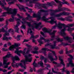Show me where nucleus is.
I'll return each mask as SVG.
<instances>
[{
	"label": "nucleus",
	"mask_w": 74,
	"mask_h": 74,
	"mask_svg": "<svg viewBox=\"0 0 74 74\" xmlns=\"http://www.w3.org/2000/svg\"><path fill=\"white\" fill-rule=\"evenodd\" d=\"M65 69L66 68H65V67H64V66L63 69H61L62 70V72H64V71H65L64 69Z\"/></svg>",
	"instance_id": "55"
},
{
	"label": "nucleus",
	"mask_w": 74,
	"mask_h": 74,
	"mask_svg": "<svg viewBox=\"0 0 74 74\" xmlns=\"http://www.w3.org/2000/svg\"><path fill=\"white\" fill-rule=\"evenodd\" d=\"M38 63L40 64L41 66H43V62H42V61H40V62H38Z\"/></svg>",
	"instance_id": "37"
},
{
	"label": "nucleus",
	"mask_w": 74,
	"mask_h": 74,
	"mask_svg": "<svg viewBox=\"0 0 74 74\" xmlns=\"http://www.w3.org/2000/svg\"><path fill=\"white\" fill-rule=\"evenodd\" d=\"M68 56H70L71 58H68L69 60H70L69 62V64H71V66L72 67H74V64H73V62H72V60H73V57L70 54H69Z\"/></svg>",
	"instance_id": "8"
},
{
	"label": "nucleus",
	"mask_w": 74,
	"mask_h": 74,
	"mask_svg": "<svg viewBox=\"0 0 74 74\" xmlns=\"http://www.w3.org/2000/svg\"><path fill=\"white\" fill-rule=\"evenodd\" d=\"M71 35L73 36V39L74 40V33L73 34H71Z\"/></svg>",
	"instance_id": "64"
},
{
	"label": "nucleus",
	"mask_w": 74,
	"mask_h": 74,
	"mask_svg": "<svg viewBox=\"0 0 74 74\" xmlns=\"http://www.w3.org/2000/svg\"><path fill=\"white\" fill-rule=\"evenodd\" d=\"M15 53H16L17 54V55H18L19 56H20L21 55L20 54V53H25V51H22L20 50V51H15Z\"/></svg>",
	"instance_id": "16"
},
{
	"label": "nucleus",
	"mask_w": 74,
	"mask_h": 74,
	"mask_svg": "<svg viewBox=\"0 0 74 74\" xmlns=\"http://www.w3.org/2000/svg\"><path fill=\"white\" fill-rule=\"evenodd\" d=\"M3 65L4 66L3 67L5 69H6L8 67V65L10 64V62H9L7 63V60L4 58H3Z\"/></svg>",
	"instance_id": "7"
},
{
	"label": "nucleus",
	"mask_w": 74,
	"mask_h": 74,
	"mask_svg": "<svg viewBox=\"0 0 74 74\" xmlns=\"http://www.w3.org/2000/svg\"><path fill=\"white\" fill-rule=\"evenodd\" d=\"M43 31L44 32V33H50V32H51L52 30H48L46 28H44L42 29Z\"/></svg>",
	"instance_id": "19"
},
{
	"label": "nucleus",
	"mask_w": 74,
	"mask_h": 74,
	"mask_svg": "<svg viewBox=\"0 0 74 74\" xmlns=\"http://www.w3.org/2000/svg\"><path fill=\"white\" fill-rule=\"evenodd\" d=\"M30 49L29 48H28L27 50V51L26 52L27 53H29V52H30V49Z\"/></svg>",
	"instance_id": "44"
},
{
	"label": "nucleus",
	"mask_w": 74,
	"mask_h": 74,
	"mask_svg": "<svg viewBox=\"0 0 74 74\" xmlns=\"http://www.w3.org/2000/svg\"><path fill=\"white\" fill-rule=\"evenodd\" d=\"M70 14V13H67L65 12H64L62 13H61L60 14L56 15L55 16L56 17H60V16H61V15H69Z\"/></svg>",
	"instance_id": "9"
},
{
	"label": "nucleus",
	"mask_w": 74,
	"mask_h": 74,
	"mask_svg": "<svg viewBox=\"0 0 74 74\" xmlns=\"http://www.w3.org/2000/svg\"><path fill=\"white\" fill-rule=\"evenodd\" d=\"M14 29H15V30L16 32H17L18 33V31L19 30V28L18 27V26H16L14 27Z\"/></svg>",
	"instance_id": "25"
},
{
	"label": "nucleus",
	"mask_w": 74,
	"mask_h": 74,
	"mask_svg": "<svg viewBox=\"0 0 74 74\" xmlns=\"http://www.w3.org/2000/svg\"><path fill=\"white\" fill-rule=\"evenodd\" d=\"M44 62L45 63H47V58H44Z\"/></svg>",
	"instance_id": "41"
},
{
	"label": "nucleus",
	"mask_w": 74,
	"mask_h": 74,
	"mask_svg": "<svg viewBox=\"0 0 74 74\" xmlns=\"http://www.w3.org/2000/svg\"><path fill=\"white\" fill-rule=\"evenodd\" d=\"M59 53H60V54H63V51L62 50L59 52Z\"/></svg>",
	"instance_id": "43"
},
{
	"label": "nucleus",
	"mask_w": 74,
	"mask_h": 74,
	"mask_svg": "<svg viewBox=\"0 0 74 74\" xmlns=\"http://www.w3.org/2000/svg\"><path fill=\"white\" fill-rule=\"evenodd\" d=\"M56 32L57 31L56 30H53V32L50 34V35H51V36H52L51 37V38H53L50 39V41H53L54 40V38H55V33H56Z\"/></svg>",
	"instance_id": "10"
},
{
	"label": "nucleus",
	"mask_w": 74,
	"mask_h": 74,
	"mask_svg": "<svg viewBox=\"0 0 74 74\" xmlns=\"http://www.w3.org/2000/svg\"><path fill=\"white\" fill-rule=\"evenodd\" d=\"M41 12H48V10H40V13H41Z\"/></svg>",
	"instance_id": "30"
},
{
	"label": "nucleus",
	"mask_w": 74,
	"mask_h": 74,
	"mask_svg": "<svg viewBox=\"0 0 74 74\" xmlns=\"http://www.w3.org/2000/svg\"><path fill=\"white\" fill-rule=\"evenodd\" d=\"M32 38H35L34 36V35H33V34L31 35V37L30 38V39H31Z\"/></svg>",
	"instance_id": "57"
},
{
	"label": "nucleus",
	"mask_w": 74,
	"mask_h": 74,
	"mask_svg": "<svg viewBox=\"0 0 74 74\" xmlns=\"http://www.w3.org/2000/svg\"><path fill=\"white\" fill-rule=\"evenodd\" d=\"M64 38L65 40H67L69 43H71L72 42V41L70 40L71 39V38L69 37L68 36L67 37H64Z\"/></svg>",
	"instance_id": "15"
},
{
	"label": "nucleus",
	"mask_w": 74,
	"mask_h": 74,
	"mask_svg": "<svg viewBox=\"0 0 74 74\" xmlns=\"http://www.w3.org/2000/svg\"><path fill=\"white\" fill-rule=\"evenodd\" d=\"M54 0L55 1H56V3H60V5H59L58 6V9H59V8H60V7H61L62 6V5L61 4V3H62V2H61V1H59L56 0Z\"/></svg>",
	"instance_id": "21"
},
{
	"label": "nucleus",
	"mask_w": 74,
	"mask_h": 74,
	"mask_svg": "<svg viewBox=\"0 0 74 74\" xmlns=\"http://www.w3.org/2000/svg\"><path fill=\"white\" fill-rule=\"evenodd\" d=\"M45 41V42H49V40L48 39H45V40H44Z\"/></svg>",
	"instance_id": "45"
},
{
	"label": "nucleus",
	"mask_w": 74,
	"mask_h": 74,
	"mask_svg": "<svg viewBox=\"0 0 74 74\" xmlns=\"http://www.w3.org/2000/svg\"><path fill=\"white\" fill-rule=\"evenodd\" d=\"M34 0H29V1H29V4H31V3H32L34 2Z\"/></svg>",
	"instance_id": "38"
},
{
	"label": "nucleus",
	"mask_w": 74,
	"mask_h": 74,
	"mask_svg": "<svg viewBox=\"0 0 74 74\" xmlns=\"http://www.w3.org/2000/svg\"><path fill=\"white\" fill-rule=\"evenodd\" d=\"M17 10H16V9H14L13 12L11 14H12L11 16L12 18H10L9 20V22H13L14 21V16H15V15H16V12H17Z\"/></svg>",
	"instance_id": "4"
},
{
	"label": "nucleus",
	"mask_w": 74,
	"mask_h": 74,
	"mask_svg": "<svg viewBox=\"0 0 74 74\" xmlns=\"http://www.w3.org/2000/svg\"><path fill=\"white\" fill-rule=\"evenodd\" d=\"M49 45H51V44H48L45 45V47H47L48 46H49Z\"/></svg>",
	"instance_id": "62"
},
{
	"label": "nucleus",
	"mask_w": 74,
	"mask_h": 74,
	"mask_svg": "<svg viewBox=\"0 0 74 74\" xmlns=\"http://www.w3.org/2000/svg\"><path fill=\"white\" fill-rule=\"evenodd\" d=\"M47 5H49V6H52V4H51L49 3H48Z\"/></svg>",
	"instance_id": "61"
},
{
	"label": "nucleus",
	"mask_w": 74,
	"mask_h": 74,
	"mask_svg": "<svg viewBox=\"0 0 74 74\" xmlns=\"http://www.w3.org/2000/svg\"><path fill=\"white\" fill-rule=\"evenodd\" d=\"M67 50H68L67 48H66V54L69 53V51H68Z\"/></svg>",
	"instance_id": "53"
},
{
	"label": "nucleus",
	"mask_w": 74,
	"mask_h": 74,
	"mask_svg": "<svg viewBox=\"0 0 74 74\" xmlns=\"http://www.w3.org/2000/svg\"><path fill=\"white\" fill-rule=\"evenodd\" d=\"M14 3V1H12L11 2H9L8 4L10 5H11V4H13Z\"/></svg>",
	"instance_id": "39"
},
{
	"label": "nucleus",
	"mask_w": 74,
	"mask_h": 74,
	"mask_svg": "<svg viewBox=\"0 0 74 74\" xmlns=\"http://www.w3.org/2000/svg\"><path fill=\"white\" fill-rule=\"evenodd\" d=\"M54 43V46L52 45L51 47V48L52 49H54L55 48V49H59V48L58 47H55L56 46V41H54L53 42Z\"/></svg>",
	"instance_id": "17"
},
{
	"label": "nucleus",
	"mask_w": 74,
	"mask_h": 74,
	"mask_svg": "<svg viewBox=\"0 0 74 74\" xmlns=\"http://www.w3.org/2000/svg\"><path fill=\"white\" fill-rule=\"evenodd\" d=\"M45 40V38H43V37H41L40 39L38 40V42L40 43V44H43V42H42V40Z\"/></svg>",
	"instance_id": "20"
},
{
	"label": "nucleus",
	"mask_w": 74,
	"mask_h": 74,
	"mask_svg": "<svg viewBox=\"0 0 74 74\" xmlns=\"http://www.w3.org/2000/svg\"><path fill=\"white\" fill-rule=\"evenodd\" d=\"M44 56H40V59L41 60H43V59H44Z\"/></svg>",
	"instance_id": "42"
},
{
	"label": "nucleus",
	"mask_w": 74,
	"mask_h": 74,
	"mask_svg": "<svg viewBox=\"0 0 74 74\" xmlns=\"http://www.w3.org/2000/svg\"><path fill=\"white\" fill-rule=\"evenodd\" d=\"M52 54L51 53H49L48 55V58H49L51 61L54 60L55 59L53 58V56H52Z\"/></svg>",
	"instance_id": "13"
},
{
	"label": "nucleus",
	"mask_w": 74,
	"mask_h": 74,
	"mask_svg": "<svg viewBox=\"0 0 74 74\" xmlns=\"http://www.w3.org/2000/svg\"><path fill=\"white\" fill-rule=\"evenodd\" d=\"M34 25H35V28L36 29H38L39 26V25H41V23L40 22L38 24H36V23H34Z\"/></svg>",
	"instance_id": "22"
},
{
	"label": "nucleus",
	"mask_w": 74,
	"mask_h": 74,
	"mask_svg": "<svg viewBox=\"0 0 74 74\" xmlns=\"http://www.w3.org/2000/svg\"><path fill=\"white\" fill-rule=\"evenodd\" d=\"M14 71V69H13L12 70V71L8 72V73L7 74H11V73H12V71Z\"/></svg>",
	"instance_id": "48"
},
{
	"label": "nucleus",
	"mask_w": 74,
	"mask_h": 74,
	"mask_svg": "<svg viewBox=\"0 0 74 74\" xmlns=\"http://www.w3.org/2000/svg\"><path fill=\"white\" fill-rule=\"evenodd\" d=\"M57 65L56 66L57 67H59V66H60V65H61L60 64H58L57 63Z\"/></svg>",
	"instance_id": "58"
},
{
	"label": "nucleus",
	"mask_w": 74,
	"mask_h": 74,
	"mask_svg": "<svg viewBox=\"0 0 74 74\" xmlns=\"http://www.w3.org/2000/svg\"><path fill=\"white\" fill-rule=\"evenodd\" d=\"M41 14L40 12H38V14L37 15H36V14L34 13L33 15V16L34 18H37V21H38L41 18Z\"/></svg>",
	"instance_id": "6"
},
{
	"label": "nucleus",
	"mask_w": 74,
	"mask_h": 74,
	"mask_svg": "<svg viewBox=\"0 0 74 74\" xmlns=\"http://www.w3.org/2000/svg\"><path fill=\"white\" fill-rule=\"evenodd\" d=\"M42 49L43 51H45V52H44V53L45 54V56H46V55H47V54H46V53H45V51H47V48H42Z\"/></svg>",
	"instance_id": "27"
},
{
	"label": "nucleus",
	"mask_w": 74,
	"mask_h": 74,
	"mask_svg": "<svg viewBox=\"0 0 74 74\" xmlns=\"http://www.w3.org/2000/svg\"><path fill=\"white\" fill-rule=\"evenodd\" d=\"M59 9L58 10H55L54 11L55 12H60V11H63L62 8Z\"/></svg>",
	"instance_id": "24"
},
{
	"label": "nucleus",
	"mask_w": 74,
	"mask_h": 74,
	"mask_svg": "<svg viewBox=\"0 0 74 74\" xmlns=\"http://www.w3.org/2000/svg\"><path fill=\"white\" fill-rule=\"evenodd\" d=\"M0 5H1L2 7H4V5L3 3H2L1 1L0 2Z\"/></svg>",
	"instance_id": "40"
},
{
	"label": "nucleus",
	"mask_w": 74,
	"mask_h": 74,
	"mask_svg": "<svg viewBox=\"0 0 74 74\" xmlns=\"http://www.w3.org/2000/svg\"><path fill=\"white\" fill-rule=\"evenodd\" d=\"M40 33L41 34H42V36H44V37L45 36V35H44V33H43L42 32H40Z\"/></svg>",
	"instance_id": "60"
},
{
	"label": "nucleus",
	"mask_w": 74,
	"mask_h": 74,
	"mask_svg": "<svg viewBox=\"0 0 74 74\" xmlns=\"http://www.w3.org/2000/svg\"><path fill=\"white\" fill-rule=\"evenodd\" d=\"M42 19L44 21H48V18H46L45 16H43L42 17Z\"/></svg>",
	"instance_id": "26"
},
{
	"label": "nucleus",
	"mask_w": 74,
	"mask_h": 74,
	"mask_svg": "<svg viewBox=\"0 0 74 74\" xmlns=\"http://www.w3.org/2000/svg\"><path fill=\"white\" fill-rule=\"evenodd\" d=\"M34 50H36V51H37V50H38V48L37 47H35L34 48Z\"/></svg>",
	"instance_id": "54"
},
{
	"label": "nucleus",
	"mask_w": 74,
	"mask_h": 74,
	"mask_svg": "<svg viewBox=\"0 0 74 74\" xmlns=\"http://www.w3.org/2000/svg\"><path fill=\"white\" fill-rule=\"evenodd\" d=\"M55 17H51L50 19H51V20L47 22L50 23L52 25H53V23H55L56 26H57L60 29H62V26H63L64 29L61 30V31L60 32V34L62 36H66V34L64 32L66 30V28L69 27H73V26H74V24H68V26H67L65 25L64 24H62L60 23H59L58 25H57V24H56V21L55 22L54 21V20H55Z\"/></svg>",
	"instance_id": "1"
},
{
	"label": "nucleus",
	"mask_w": 74,
	"mask_h": 74,
	"mask_svg": "<svg viewBox=\"0 0 74 74\" xmlns=\"http://www.w3.org/2000/svg\"><path fill=\"white\" fill-rule=\"evenodd\" d=\"M47 4H45L42 5V7L43 8H45V9H47Z\"/></svg>",
	"instance_id": "29"
},
{
	"label": "nucleus",
	"mask_w": 74,
	"mask_h": 74,
	"mask_svg": "<svg viewBox=\"0 0 74 74\" xmlns=\"http://www.w3.org/2000/svg\"><path fill=\"white\" fill-rule=\"evenodd\" d=\"M59 59L61 61V62H60V64H62L63 66H64V67L65 64H64V62H63V60L62 59V57L59 56Z\"/></svg>",
	"instance_id": "18"
},
{
	"label": "nucleus",
	"mask_w": 74,
	"mask_h": 74,
	"mask_svg": "<svg viewBox=\"0 0 74 74\" xmlns=\"http://www.w3.org/2000/svg\"><path fill=\"white\" fill-rule=\"evenodd\" d=\"M57 41L58 42H59V41H60V42H62V41H63V39H60V38H58L57 39Z\"/></svg>",
	"instance_id": "31"
},
{
	"label": "nucleus",
	"mask_w": 74,
	"mask_h": 74,
	"mask_svg": "<svg viewBox=\"0 0 74 74\" xmlns=\"http://www.w3.org/2000/svg\"><path fill=\"white\" fill-rule=\"evenodd\" d=\"M4 8L5 10L7 11L8 12H3V16H5L7 14H12V9L11 8H9V7L7 8L6 7H4Z\"/></svg>",
	"instance_id": "5"
},
{
	"label": "nucleus",
	"mask_w": 74,
	"mask_h": 74,
	"mask_svg": "<svg viewBox=\"0 0 74 74\" xmlns=\"http://www.w3.org/2000/svg\"><path fill=\"white\" fill-rule=\"evenodd\" d=\"M20 45V44H15L14 45H13L10 46L9 48V49L10 50H11L13 48H16V47H18Z\"/></svg>",
	"instance_id": "11"
},
{
	"label": "nucleus",
	"mask_w": 74,
	"mask_h": 74,
	"mask_svg": "<svg viewBox=\"0 0 74 74\" xmlns=\"http://www.w3.org/2000/svg\"><path fill=\"white\" fill-rule=\"evenodd\" d=\"M10 57H11L12 59L13 60V63L12 64V66H14L15 64H14V63H15V60H19V57L16 56L14 57L12 56L11 54H7L5 56H4L3 57V58H4L6 59L7 58H9Z\"/></svg>",
	"instance_id": "2"
},
{
	"label": "nucleus",
	"mask_w": 74,
	"mask_h": 74,
	"mask_svg": "<svg viewBox=\"0 0 74 74\" xmlns=\"http://www.w3.org/2000/svg\"><path fill=\"white\" fill-rule=\"evenodd\" d=\"M26 23L27 24L28 26H31V22H26V21H25L24 22V23Z\"/></svg>",
	"instance_id": "28"
},
{
	"label": "nucleus",
	"mask_w": 74,
	"mask_h": 74,
	"mask_svg": "<svg viewBox=\"0 0 74 74\" xmlns=\"http://www.w3.org/2000/svg\"><path fill=\"white\" fill-rule=\"evenodd\" d=\"M68 29L67 30L68 31H70V30H72V29L71 27H69Z\"/></svg>",
	"instance_id": "46"
},
{
	"label": "nucleus",
	"mask_w": 74,
	"mask_h": 74,
	"mask_svg": "<svg viewBox=\"0 0 74 74\" xmlns=\"http://www.w3.org/2000/svg\"><path fill=\"white\" fill-rule=\"evenodd\" d=\"M14 63H15V62L14 63H13V64H14L15 65H14V66H13V67H14V66H16V67H18L19 66H21V67H23L24 69H26V68L25 67V66H23V64H22V63H20L19 64H16V65L15 64H14Z\"/></svg>",
	"instance_id": "12"
},
{
	"label": "nucleus",
	"mask_w": 74,
	"mask_h": 74,
	"mask_svg": "<svg viewBox=\"0 0 74 74\" xmlns=\"http://www.w3.org/2000/svg\"><path fill=\"white\" fill-rule=\"evenodd\" d=\"M4 19L3 18H0V22H2L3 21H4Z\"/></svg>",
	"instance_id": "52"
},
{
	"label": "nucleus",
	"mask_w": 74,
	"mask_h": 74,
	"mask_svg": "<svg viewBox=\"0 0 74 74\" xmlns=\"http://www.w3.org/2000/svg\"><path fill=\"white\" fill-rule=\"evenodd\" d=\"M26 27L25 26V25H22V26L21 27L22 28L23 27V29H25V27Z\"/></svg>",
	"instance_id": "51"
},
{
	"label": "nucleus",
	"mask_w": 74,
	"mask_h": 74,
	"mask_svg": "<svg viewBox=\"0 0 74 74\" xmlns=\"http://www.w3.org/2000/svg\"><path fill=\"white\" fill-rule=\"evenodd\" d=\"M26 45L27 47L28 48H31L32 47V46H31L30 45H29L27 44Z\"/></svg>",
	"instance_id": "49"
},
{
	"label": "nucleus",
	"mask_w": 74,
	"mask_h": 74,
	"mask_svg": "<svg viewBox=\"0 0 74 74\" xmlns=\"http://www.w3.org/2000/svg\"><path fill=\"white\" fill-rule=\"evenodd\" d=\"M56 27V26L55 25L52 27L51 29H55Z\"/></svg>",
	"instance_id": "56"
},
{
	"label": "nucleus",
	"mask_w": 74,
	"mask_h": 74,
	"mask_svg": "<svg viewBox=\"0 0 74 74\" xmlns=\"http://www.w3.org/2000/svg\"><path fill=\"white\" fill-rule=\"evenodd\" d=\"M8 50L7 49H5V48H3L2 49V50L3 51H7Z\"/></svg>",
	"instance_id": "59"
},
{
	"label": "nucleus",
	"mask_w": 74,
	"mask_h": 74,
	"mask_svg": "<svg viewBox=\"0 0 74 74\" xmlns=\"http://www.w3.org/2000/svg\"><path fill=\"white\" fill-rule=\"evenodd\" d=\"M71 73H74V68H73V69L72 70V71H71Z\"/></svg>",
	"instance_id": "63"
},
{
	"label": "nucleus",
	"mask_w": 74,
	"mask_h": 74,
	"mask_svg": "<svg viewBox=\"0 0 74 74\" xmlns=\"http://www.w3.org/2000/svg\"><path fill=\"white\" fill-rule=\"evenodd\" d=\"M30 34H31V33H33V32H32V31L31 30V28L28 29V31L27 32V33H29V32H30Z\"/></svg>",
	"instance_id": "34"
},
{
	"label": "nucleus",
	"mask_w": 74,
	"mask_h": 74,
	"mask_svg": "<svg viewBox=\"0 0 74 74\" xmlns=\"http://www.w3.org/2000/svg\"><path fill=\"white\" fill-rule=\"evenodd\" d=\"M33 65H34V67H36V66H37V64L36 63L35 61H34V63H33Z\"/></svg>",
	"instance_id": "35"
},
{
	"label": "nucleus",
	"mask_w": 74,
	"mask_h": 74,
	"mask_svg": "<svg viewBox=\"0 0 74 74\" xmlns=\"http://www.w3.org/2000/svg\"><path fill=\"white\" fill-rule=\"evenodd\" d=\"M17 24L16 26H17L18 27L19 25H20V23H19V21H17Z\"/></svg>",
	"instance_id": "47"
},
{
	"label": "nucleus",
	"mask_w": 74,
	"mask_h": 74,
	"mask_svg": "<svg viewBox=\"0 0 74 74\" xmlns=\"http://www.w3.org/2000/svg\"><path fill=\"white\" fill-rule=\"evenodd\" d=\"M59 20H60V21H64V20H65L63 18H59Z\"/></svg>",
	"instance_id": "50"
},
{
	"label": "nucleus",
	"mask_w": 74,
	"mask_h": 74,
	"mask_svg": "<svg viewBox=\"0 0 74 74\" xmlns=\"http://www.w3.org/2000/svg\"><path fill=\"white\" fill-rule=\"evenodd\" d=\"M49 51L53 53V55H54V56H56V54H55V51H52L51 50H50Z\"/></svg>",
	"instance_id": "32"
},
{
	"label": "nucleus",
	"mask_w": 74,
	"mask_h": 74,
	"mask_svg": "<svg viewBox=\"0 0 74 74\" xmlns=\"http://www.w3.org/2000/svg\"><path fill=\"white\" fill-rule=\"evenodd\" d=\"M6 36H9V33H8L7 34H6V33L3 35V40H6V41H8V37H6Z\"/></svg>",
	"instance_id": "14"
},
{
	"label": "nucleus",
	"mask_w": 74,
	"mask_h": 74,
	"mask_svg": "<svg viewBox=\"0 0 74 74\" xmlns=\"http://www.w3.org/2000/svg\"><path fill=\"white\" fill-rule=\"evenodd\" d=\"M32 53H34V54H35V53L37 54V53H38V51H32Z\"/></svg>",
	"instance_id": "36"
},
{
	"label": "nucleus",
	"mask_w": 74,
	"mask_h": 74,
	"mask_svg": "<svg viewBox=\"0 0 74 74\" xmlns=\"http://www.w3.org/2000/svg\"><path fill=\"white\" fill-rule=\"evenodd\" d=\"M26 15H27V17L26 18V19H28V18H32V17H31L30 16V15L27 14V13H26Z\"/></svg>",
	"instance_id": "33"
},
{
	"label": "nucleus",
	"mask_w": 74,
	"mask_h": 74,
	"mask_svg": "<svg viewBox=\"0 0 74 74\" xmlns=\"http://www.w3.org/2000/svg\"><path fill=\"white\" fill-rule=\"evenodd\" d=\"M0 30L1 32H5V33H6V34H7V33H8L7 32V31L5 30L4 28H2L1 29H0Z\"/></svg>",
	"instance_id": "23"
},
{
	"label": "nucleus",
	"mask_w": 74,
	"mask_h": 74,
	"mask_svg": "<svg viewBox=\"0 0 74 74\" xmlns=\"http://www.w3.org/2000/svg\"><path fill=\"white\" fill-rule=\"evenodd\" d=\"M25 60H22L21 61V62H23V66H25V67H26V62H32V58H28V57L27 56H25Z\"/></svg>",
	"instance_id": "3"
}]
</instances>
